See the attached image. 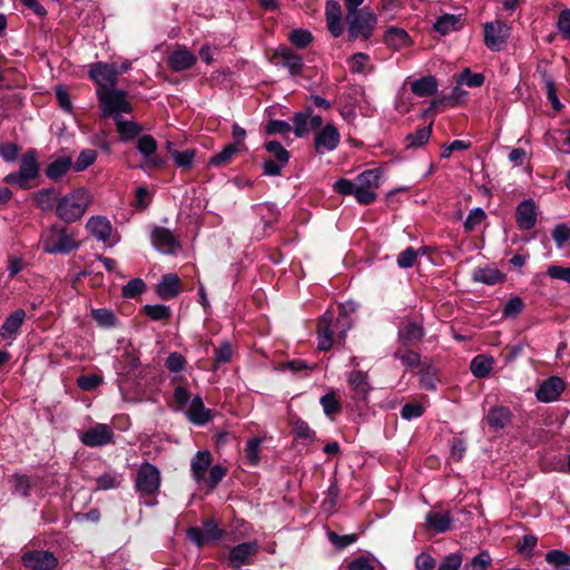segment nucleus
<instances>
[{
    "label": "nucleus",
    "instance_id": "f257e3e1",
    "mask_svg": "<svg viewBox=\"0 0 570 570\" xmlns=\"http://www.w3.org/2000/svg\"><path fill=\"white\" fill-rule=\"evenodd\" d=\"M351 328V320L342 313L334 320L331 312H325L317 325L318 350L328 351L335 344H343L347 331Z\"/></svg>",
    "mask_w": 570,
    "mask_h": 570
},
{
    "label": "nucleus",
    "instance_id": "f03ea898",
    "mask_svg": "<svg viewBox=\"0 0 570 570\" xmlns=\"http://www.w3.org/2000/svg\"><path fill=\"white\" fill-rule=\"evenodd\" d=\"M91 202L90 194L85 188H77L59 198L56 214L65 223L79 220Z\"/></svg>",
    "mask_w": 570,
    "mask_h": 570
},
{
    "label": "nucleus",
    "instance_id": "7ed1b4c3",
    "mask_svg": "<svg viewBox=\"0 0 570 570\" xmlns=\"http://www.w3.org/2000/svg\"><path fill=\"white\" fill-rule=\"evenodd\" d=\"M39 173L38 153L30 149L21 156L19 170L8 174L3 181L8 185H16L21 189H28L30 188V181L36 179Z\"/></svg>",
    "mask_w": 570,
    "mask_h": 570
},
{
    "label": "nucleus",
    "instance_id": "20e7f679",
    "mask_svg": "<svg viewBox=\"0 0 570 570\" xmlns=\"http://www.w3.org/2000/svg\"><path fill=\"white\" fill-rule=\"evenodd\" d=\"M97 97L104 117H114L116 120V116L129 114L132 110L125 90L115 88L97 89Z\"/></svg>",
    "mask_w": 570,
    "mask_h": 570
},
{
    "label": "nucleus",
    "instance_id": "39448f33",
    "mask_svg": "<svg viewBox=\"0 0 570 570\" xmlns=\"http://www.w3.org/2000/svg\"><path fill=\"white\" fill-rule=\"evenodd\" d=\"M41 245L45 253L48 254H69L78 248V243L72 235L68 234L67 228L53 225L41 236Z\"/></svg>",
    "mask_w": 570,
    "mask_h": 570
},
{
    "label": "nucleus",
    "instance_id": "423d86ee",
    "mask_svg": "<svg viewBox=\"0 0 570 570\" xmlns=\"http://www.w3.org/2000/svg\"><path fill=\"white\" fill-rule=\"evenodd\" d=\"M346 23L351 40H356L357 38L366 40L373 33L376 16L368 7H364L360 11L346 13Z\"/></svg>",
    "mask_w": 570,
    "mask_h": 570
},
{
    "label": "nucleus",
    "instance_id": "0eeeda50",
    "mask_svg": "<svg viewBox=\"0 0 570 570\" xmlns=\"http://www.w3.org/2000/svg\"><path fill=\"white\" fill-rule=\"evenodd\" d=\"M381 173L379 169H368L355 177L356 200L368 205L376 199L375 190L380 187Z\"/></svg>",
    "mask_w": 570,
    "mask_h": 570
},
{
    "label": "nucleus",
    "instance_id": "6e6552de",
    "mask_svg": "<svg viewBox=\"0 0 570 570\" xmlns=\"http://www.w3.org/2000/svg\"><path fill=\"white\" fill-rule=\"evenodd\" d=\"M511 28L502 20L485 22L484 45L492 51H500L508 43Z\"/></svg>",
    "mask_w": 570,
    "mask_h": 570
},
{
    "label": "nucleus",
    "instance_id": "1a4fd4ad",
    "mask_svg": "<svg viewBox=\"0 0 570 570\" xmlns=\"http://www.w3.org/2000/svg\"><path fill=\"white\" fill-rule=\"evenodd\" d=\"M135 485L141 495L157 493L160 487L159 470L148 462L142 463L138 470Z\"/></svg>",
    "mask_w": 570,
    "mask_h": 570
},
{
    "label": "nucleus",
    "instance_id": "9d476101",
    "mask_svg": "<svg viewBox=\"0 0 570 570\" xmlns=\"http://www.w3.org/2000/svg\"><path fill=\"white\" fill-rule=\"evenodd\" d=\"M115 433L110 425L96 423L79 434L82 444L89 448H100L114 442Z\"/></svg>",
    "mask_w": 570,
    "mask_h": 570
},
{
    "label": "nucleus",
    "instance_id": "9b49d317",
    "mask_svg": "<svg viewBox=\"0 0 570 570\" xmlns=\"http://www.w3.org/2000/svg\"><path fill=\"white\" fill-rule=\"evenodd\" d=\"M22 564L29 570H55L58 566L56 556L46 550H30L21 556Z\"/></svg>",
    "mask_w": 570,
    "mask_h": 570
},
{
    "label": "nucleus",
    "instance_id": "f8f14e48",
    "mask_svg": "<svg viewBox=\"0 0 570 570\" xmlns=\"http://www.w3.org/2000/svg\"><path fill=\"white\" fill-rule=\"evenodd\" d=\"M119 75L115 63L96 62L89 69V76L98 85V89L114 88Z\"/></svg>",
    "mask_w": 570,
    "mask_h": 570
},
{
    "label": "nucleus",
    "instance_id": "ddd939ff",
    "mask_svg": "<svg viewBox=\"0 0 570 570\" xmlns=\"http://www.w3.org/2000/svg\"><path fill=\"white\" fill-rule=\"evenodd\" d=\"M276 66L286 68L291 76H298L303 70V58L287 46H279L272 56Z\"/></svg>",
    "mask_w": 570,
    "mask_h": 570
},
{
    "label": "nucleus",
    "instance_id": "4468645a",
    "mask_svg": "<svg viewBox=\"0 0 570 570\" xmlns=\"http://www.w3.org/2000/svg\"><path fill=\"white\" fill-rule=\"evenodd\" d=\"M151 243L158 252L167 255H173L180 248V244L171 230L161 226L153 228Z\"/></svg>",
    "mask_w": 570,
    "mask_h": 570
},
{
    "label": "nucleus",
    "instance_id": "2eb2a0df",
    "mask_svg": "<svg viewBox=\"0 0 570 570\" xmlns=\"http://www.w3.org/2000/svg\"><path fill=\"white\" fill-rule=\"evenodd\" d=\"M341 135L337 128L332 125H325L316 135L314 139L315 148L318 154L324 151L334 150L340 144Z\"/></svg>",
    "mask_w": 570,
    "mask_h": 570
},
{
    "label": "nucleus",
    "instance_id": "dca6fc26",
    "mask_svg": "<svg viewBox=\"0 0 570 570\" xmlns=\"http://www.w3.org/2000/svg\"><path fill=\"white\" fill-rule=\"evenodd\" d=\"M564 389L566 383L561 377L550 376L539 385L535 396L540 402L550 403L558 400Z\"/></svg>",
    "mask_w": 570,
    "mask_h": 570
},
{
    "label": "nucleus",
    "instance_id": "f3484780",
    "mask_svg": "<svg viewBox=\"0 0 570 570\" xmlns=\"http://www.w3.org/2000/svg\"><path fill=\"white\" fill-rule=\"evenodd\" d=\"M347 383L352 390V399L356 402H366L367 395L372 390L367 373L362 371H352L347 375Z\"/></svg>",
    "mask_w": 570,
    "mask_h": 570
},
{
    "label": "nucleus",
    "instance_id": "a211bd4d",
    "mask_svg": "<svg viewBox=\"0 0 570 570\" xmlns=\"http://www.w3.org/2000/svg\"><path fill=\"white\" fill-rule=\"evenodd\" d=\"M424 334L425 333L422 323L407 320L399 328V343L405 347L415 346L421 342Z\"/></svg>",
    "mask_w": 570,
    "mask_h": 570
},
{
    "label": "nucleus",
    "instance_id": "6ab92c4d",
    "mask_svg": "<svg viewBox=\"0 0 570 570\" xmlns=\"http://www.w3.org/2000/svg\"><path fill=\"white\" fill-rule=\"evenodd\" d=\"M196 61V56L184 46L175 49L167 58L168 67L175 72L190 69Z\"/></svg>",
    "mask_w": 570,
    "mask_h": 570
},
{
    "label": "nucleus",
    "instance_id": "aec40b11",
    "mask_svg": "<svg viewBox=\"0 0 570 570\" xmlns=\"http://www.w3.org/2000/svg\"><path fill=\"white\" fill-rule=\"evenodd\" d=\"M258 544L255 541L243 542L229 551V562L234 568H240L250 562V558L258 552Z\"/></svg>",
    "mask_w": 570,
    "mask_h": 570
},
{
    "label": "nucleus",
    "instance_id": "412c9836",
    "mask_svg": "<svg viewBox=\"0 0 570 570\" xmlns=\"http://www.w3.org/2000/svg\"><path fill=\"white\" fill-rule=\"evenodd\" d=\"M517 223L520 229L528 230L535 226L537 206L533 200L527 199L521 202L515 210Z\"/></svg>",
    "mask_w": 570,
    "mask_h": 570
},
{
    "label": "nucleus",
    "instance_id": "4be33fe9",
    "mask_svg": "<svg viewBox=\"0 0 570 570\" xmlns=\"http://www.w3.org/2000/svg\"><path fill=\"white\" fill-rule=\"evenodd\" d=\"M157 147V141L151 135H142L138 138L137 149L142 155L146 165L153 167L163 166V160L155 156Z\"/></svg>",
    "mask_w": 570,
    "mask_h": 570
},
{
    "label": "nucleus",
    "instance_id": "5701e85b",
    "mask_svg": "<svg viewBox=\"0 0 570 570\" xmlns=\"http://www.w3.org/2000/svg\"><path fill=\"white\" fill-rule=\"evenodd\" d=\"M326 23L333 37L343 33L341 4L336 0H328L325 6Z\"/></svg>",
    "mask_w": 570,
    "mask_h": 570
},
{
    "label": "nucleus",
    "instance_id": "b1692460",
    "mask_svg": "<svg viewBox=\"0 0 570 570\" xmlns=\"http://www.w3.org/2000/svg\"><path fill=\"white\" fill-rule=\"evenodd\" d=\"M187 417L196 425H204L210 421V410L206 409L199 395L194 396L186 411Z\"/></svg>",
    "mask_w": 570,
    "mask_h": 570
},
{
    "label": "nucleus",
    "instance_id": "393cba45",
    "mask_svg": "<svg viewBox=\"0 0 570 570\" xmlns=\"http://www.w3.org/2000/svg\"><path fill=\"white\" fill-rule=\"evenodd\" d=\"M86 227L88 232L100 242H107L110 238L112 230L110 222L102 216L90 217Z\"/></svg>",
    "mask_w": 570,
    "mask_h": 570
},
{
    "label": "nucleus",
    "instance_id": "a878e982",
    "mask_svg": "<svg viewBox=\"0 0 570 570\" xmlns=\"http://www.w3.org/2000/svg\"><path fill=\"white\" fill-rule=\"evenodd\" d=\"M212 463L209 451H198L190 463V471L194 480L200 484Z\"/></svg>",
    "mask_w": 570,
    "mask_h": 570
},
{
    "label": "nucleus",
    "instance_id": "bb28decb",
    "mask_svg": "<svg viewBox=\"0 0 570 570\" xmlns=\"http://www.w3.org/2000/svg\"><path fill=\"white\" fill-rule=\"evenodd\" d=\"M181 292V283L177 275L166 274L157 285V294L163 299L176 297Z\"/></svg>",
    "mask_w": 570,
    "mask_h": 570
},
{
    "label": "nucleus",
    "instance_id": "cd10ccee",
    "mask_svg": "<svg viewBox=\"0 0 570 570\" xmlns=\"http://www.w3.org/2000/svg\"><path fill=\"white\" fill-rule=\"evenodd\" d=\"M384 42L394 50H401L411 45V38L404 29L391 27L384 33Z\"/></svg>",
    "mask_w": 570,
    "mask_h": 570
},
{
    "label": "nucleus",
    "instance_id": "c85d7f7f",
    "mask_svg": "<svg viewBox=\"0 0 570 570\" xmlns=\"http://www.w3.org/2000/svg\"><path fill=\"white\" fill-rule=\"evenodd\" d=\"M72 167V158L62 156L53 159L46 168V176L51 180H59Z\"/></svg>",
    "mask_w": 570,
    "mask_h": 570
},
{
    "label": "nucleus",
    "instance_id": "c756f323",
    "mask_svg": "<svg viewBox=\"0 0 570 570\" xmlns=\"http://www.w3.org/2000/svg\"><path fill=\"white\" fill-rule=\"evenodd\" d=\"M115 125L122 141L134 140L142 130L137 122L127 120L122 116H116Z\"/></svg>",
    "mask_w": 570,
    "mask_h": 570
},
{
    "label": "nucleus",
    "instance_id": "7c9ffc66",
    "mask_svg": "<svg viewBox=\"0 0 570 570\" xmlns=\"http://www.w3.org/2000/svg\"><path fill=\"white\" fill-rule=\"evenodd\" d=\"M425 522L436 533H443L450 530L453 519L450 512L431 511L425 515Z\"/></svg>",
    "mask_w": 570,
    "mask_h": 570
},
{
    "label": "nucleus",
    "instance_id": "2f4dec72",
    "mask_svg": "<svg viewBox=\"0 0 570 570\" xmlns=\"http://www.w3.org/2000/svg\"><path fill=\"white\" fill-rule=\"evenodd\" d=\"M472 279L487 285H495L504 281V274L495 267L487 266L474 269Z\"/></svg>",
    "mask_w": 570,
    "mask_h": 570
},
{
    "label": "nucleus",
    "instance_id": "473e14b6",
    "mask_svg": "<svg viewBox=\"0 0 570 570\" xmlns=\"http://www.w3.org/2000/svg\"><path fill=\"white\" fill-rule=\"evenodd\" d=\"M511 421V411L505 406H497L489 411L487 415L488 424L494 429H503Z\"/></svg>",
    "mask_w": 570,
    "mask_h": 570
},
{
    "label": "nucleus",
    "instance_id": "72a5a7b5",
    "mask_svg": "<svg viewBox=\"0 0 570 570\" xmlns=\"http://www.w3.org/2000/svg\"><path fill=\"white\" fill-rule=\"evenodd\" d=\"M26 318V312L21 308L16 309L12 314H10L6 321L3 322L0 328V335L2 337L11 336L18 332V330L23 324Z\"/></svg>",
    "mask_w": 570,
    "mask_h": 570
},
{
    "label": "nucleus",
    "instance_id": "f704fd0d",
    "mask_svg": "<svg viewBox=\"0 0 570 570\" xmlns=\"http://www.w3.org/2000/svg\"><path fill=\"white\" fill-rule=\"evenodd\" d=\"M411 90L417 97L432 96L438 91V81L433 76L422 77L411 83Z\"/></svg>",
    "mask_w": 570,
    "mask_h": 570
},
{
    "label": "nucleus",
    "instance_id": "c9c22d12",
    "mask_svg": "<svg viewBox=\"0 0 570 570\" xmlns=\"http://www.w3.org/2000/svg\"><path fill=\"white\" fill-rule=\"evenodd\" d=\"M58 191L56 188H43L36 193L35 203L38 208L41 210H49L53 207L57 208V203L59 200Z\"/></svg>",
    "mask_w": 570,
    "mask_h": 570
},
{
    "label": "nucleus",
    "instance_id": "e433bc0d",
    "mask_svg": "<svg viewBox=\"0 0 570 570\" xmlns=\"http://www.w3.org/2000/svg\"><path fill=\"white\" fill-rule=\"evenodd\" d=\"M460 27V16L449 13L439 17L434 23L435 31H438L441 35H448L452 31L458 30Z\"/></svg>",
    "mask_w": 570,
    "mask_h": 570
},
{
    "label": "nucleus",
    "instance_id": "4c0bfd02",
    "mask_svg": "<svg viewBox=\"0 0 570 570\" xmlns=\"http://www.w3.org/2000/svg\"><path fill=\"white\" fill-rule=\"evenodd\" d=\"M432 134V125L426 127H422L417 129L415 132L409 134L405 137V146L407 149H415L425 145Z\"/></svg>",
    "mask_w": 570,
    "mask_h": 570
},
{
    "label": "nucleus",
    "instance_id": "58836bf2",
    "mask_svg": "<svg viewBox=\"0 0 570 570\" xmlns=\"http://www.w3.org/2000/svg\"><path fill=\"white\" fill-rule=\"evenodd\" d=\"M393 355L395 358L400 360L406 368H415L421 364L420 355L410 347L400 345Z\"/></svg>",
    "mask_w": 570,
    "mask_h": 570
},
{
    "label": "nucleus",
    "instance_id": "ea45409f",
    "mask_svg": "<svg viewBox=\"0 0 570 570\" xmlns=\"http://www.w3.org/2000/svg\"><path fill=\"white\" fill-rule=\"evenodd\" d=\"M546 561L559 570H570V554L562 550H550L546 554Z\"/></svg>",
    "mask_w": 570,
    "mask_h": 570
},
{
    "label": "nucleus",
    "instance_id": "a19ab883",
    "mask_svg": "<svg viewBox=\"0 0 570 570\" xmlns=\"http://www.w3.org/2000/svg\"><path fill=\"white\" fill-rule=\"evenodd\" d=\"M493 358L485 355H476L470 365L471 372L475 377H485L492 370Z\"/></svg>",
    "mask_w": 570,
    "mask_h": 570
},
{
    "label": "nucleus",
    "instance_id": "79ce46f5",
    "mask_svg": "<svg viewBox=\"0 0 570 570\" xmlns=\"http://www.w3.org/2000/svg\"><path fill=\"white\" fill-rule=\"evenodd\" d=\"M311 108L296 112L293 117V129L296 137H304L309 131Z\"/></svg>",
    "mask_w": 570,
    "mask_h": 570
},
{
    "label": "nucleus",
    "instance_id": "37998d69",
    "mask_svg": "<svg viewBox=\"0 0 570 570\" xmlns=\"http://www.w3.org/2000/svg\"><path fill=\"white\" fill-rule=\"evenodd\" d=\"M91 316L100 327L111 328L117 326L118 320L111 309L96 308L91 311Z\"/></svg>",
    "mask_w": 570,
    "mask_h": 570
},
{
    "label": "nucleus",
    "instance_id": "c03bdc74",
    "mask_svg": "<svg viewBox=\"0 0 570 570\" xmlns=\"http://www.w3.org/2000/svg\"><path fill=\"white\" fill-rule=\"evenodd\" d=\"M239 151L236 145H227L222 151L212 156L209 164L215 167H222L230 161V159Z\"/></svg>",
    "mask_w": 570,
    "mask_h": 570
},
{
    "label": "nucleus",
    "instance_id": "a18cd8bd",
    "mask_svg": "<svg viewBox=\"0 0 570 570\" xmlns=\"http://www.w3.org/2000/svg\"><path fill=\"white\" fill-rule=\"evenodd\" d=\"M293 433L297 439L305 441L306 443H312L315 440V432L312 431L309 425L303 421L302 419H296L292 422Z\"/></svg>",
    "mask_w": 570,
    "mask_h": 570
},
{
    "label": "nucleus",
    "instance_id": "49530a36",
    "mask_svg": "<svg viewBox=\"0 0 570 570\" xmlns=\"http://www.w3.org/2000/svg\"><path fill=\"white\" fill-rule=\"evenodd\" d=\"M288 41L296 48L305 49L313 41V36L308 30L295 29L289 32Z\"/></svg>",
    "mask_w": 570,
    "mask_h": 570
},
{
    "label": "nucleus",
    "instance_id": "de8ad7c7",
    "mask_svg": "<svg viewBox=\"0 0 570 570\" xmlns=\"http://www.w3.org/2000/svg\"><path fill=\"white\" fill-rule=\"evenodd\" d=\"M320 403L323 407L324 413L327 416H332L341 411V403L334 391H330L326 394H324L321 397Z\"/></svg>",
    "mask_w": 570,
    "mask_h": 570
},
{
    "label": "nucleus",
    "instance_id": "09e8293b",
    "mask_svg": "<svg viewBox=\"0 0 570 570\" xmlns=\"http://www.w3.org/2000/svg\"><path fill=\"white\" fill-rule=\"evenodd\" d=\"M233 357V348L229 342H222L214 351V368L216 370L219 364L228 363Z\"/></svg>",
    "mask_w": 570,
    "mask_h": 570
},
{
    "label": "nucleus",
    "instance_id": "8fccbe9b",
    "mask_svg": "<svg viewBox=\"0 0 570 570\" xmlns=\"http://www.w3.org/2000/svg\"><path fill=\"white\" fill-rule=\"evenodd\" d=\"M265 149L273 156L272 159L279 161L281 164H287L289 160V153L284 146L276 141L269 140L265 144Z\"/></svg>",
    "mask_w": 570,
    "mask_h": 570
},
{
    "label": "nucleus",
    "instance_id": "3c124183",
    "mask_svg": "<svg viewBox=\"0 0 570 570\" xmlns=\"http://www.w3.org/2000/svg\"><path fill=\"white\" fill-rule=\"evenodd\" d=\"M144 312L153 321H167L171 315L170 308L160 304L145 305Z\"/></svg>",
    "mask_w": 570,
    "mask_h": 570
},
{
    "label": "nucleus",
    "instance_id": "603ef678",
    "mask_svg": "<svg viewBox=\"0 0 570 570\" xmlns=\"http://www.w3.org/2000/svg\"><path fill=\"white\" fill-rule=\"evenodd\" d=\"M121 476L115 472H106L97 478L98 490H111L120 485Z\"/></svg>",
    "mask_w": 570,
    "mask_h": 570
},
{
    "label": "nucleus",
    "instance_id": "864d4df0",
    "mask_svg": "<svg viewBox=\"0 0 570 570\" xmlns=\"http://www.w3.org/2000/svg\"><path fill=\"white\" fill-rule=\"evenodd\" d=\"M487 218L485 212L480 208H473L469 212L468 217L464 222V229L468 233L473 232L481 223Z\"/></svg>",
    "mask_w": 570,
    "mask_h": 570
},
{
    "label": "nucleus",
    "instance_id": "5fc2aeb1",
    "mask_svg": "<svg viewBox=\"0 0 570 570\" xmlns=\"http://www.w3.org/2000/svg\"><path fill=\"white\" fill-rule=\"evenodd\" d=\"M226 472L227 470L220 464L209 466L208 475H205V480H203L202 483L207 485L209 489H214L226 475Z\"/></svg>",
    "mask_w": 570,
    "mask_h": 570
},
{
    "label": "nucleus",
    "instance_id": "6e6d98bb",
    "mask_svg": "<svg viewBox=\"0 0 570 570\" xmlns=\"http://www.w3.org/2000/svg\"><path fill=\"white\" fill-rule=\"evenodd\" d=\"M261 444V438H253L246 444L245 456L248 463L253 466L259 463Z\"/></svg>",
    "mask_w": 570,
    "mask_h": 570
},
{
    "label": "nucleus",
    "instance_id": "4d7b16f0",
    "mask_svg": "<svg viewBox=\"0 0 570 570\" xmlns=\"http://www.w3.org/2000/svg\"><path fill=\"white\" fill-rule=\"evenodd\" d=\"M97 159V151L95 149H83L79 154L73 168L76 171H83L89 166H91Z\"/></svg>",
    "mask_w": 570,
    "mask_h": 570
},
{
    "label": "nucleus",
    "instance_id": "13d9d810",
    "mask_svg": "<svg viewBox=\"0 0 570 570\" xmlns=\"http://www.w3.org/2000/svg\"><path fill=\"white\" fill-rule=\"evenodd\" d=\"M196 156V149L188 148L183 151H175L173 153V159L175 164L183 169H188L193 165V160Z\"/></svg>",
    "mask_w": 570,
    "mask_h": 570
},
{
    "label": "nucleus",
    "instance_id": "bf43d9fd",
    "mask_svg": "<svg viewBox=\"0 0 570 570\" xmlns=\"http://www.w3.org/2000/svg\"><path fill=\"white\" fill-rule=\"evenodd\" d=\"M458 82L464 83L471 88L481 87L484 82V76L482 73H472L469 68L463 69L460 73Z\"/></svg>",
    "mask_w": 570,
    "mask_h": 570
},
{
    "label": "nucleus",
    "instance_id": "052dcab7",
    "mask_svg": "<svg viewBox=\"0 0 570 570\" xmlns=\"http://www.w3.org/2000/svg\"><path fill=\"white\" fill-rule=\"evenodd\" d=\"M492 559L487 550L481 551L475 556L470 563L465 564V570H485L490 567Z\"/></svg>",
    "mask_w": 570,
    "mask_h": 570
},
{
    "label": "nucleus",
    "instance_id": "680f3d73",
    "mask_svg": "<svg viewBox=\"0 0 570 570\" xmlns=\"http://www.w3.org/2000/svg\"><path fill=\"white\" fill-rule=\"evenodd\" d=\"M13 492L22 498H27L30 494L31 483L27 475L14 474L13 475Z\"/></svg>",
    "mask_w": 570,
    "mask_h": 570
},
{
    "label": "nucleus",
    "instance_id": "e2e57ef3",
    "mask_svg": "<svg viewBox=\"0 0 570 570\" xmlns=\"http://www.w3.org/2000/svg\"><path fill=\"white\" fill-rule=\"evenodd\" d=\"M145 283L141 278L131 279L122 287V296L134 298L140 295L145 291Z\"/></svg>",
    "mask_w": 570,
    "mask_h": 570
},
{
    "label": "nucleus",
    "instance_id": "0e129e2a",
    "mask_svg": "<svg viewBox=\"0 0 570 570\" xmlns=\"http://www.w3.org/2000/svg\"><path fill=\"white\" fill-rule=\"evenodd\" d=\"M417 258V252L413 247H407L397 256L396 263L401 268H410Z\"/></svg>",
    "mask_w": 570,
    "mask_h": 570
},
{
    "label": "nucleus",
    "instance_id": "69168bd1",
    "mask_svg": "<svg viewBox=\"0 0 570 570\" xmlns=\"http://www.w3.org/2000/svg\"><path fill=\"white\" fill-rule=\"evenodd\" d=\"M523 307L524 304L520 297H512L503 307V316L513 318L522 312Z\"/></svg>",
    "mask_w": 570,
    "mask_h": 570
},
{
    "label": "nucleus",
    "instance_id": "338daca9",
    "mask_svg": "<svg viewBox=\"0 0 570 570\" xmlns=\"http://www.w3.org/2000/svg\"><path fill=\"white\" fill-rule=\"evenodd\" d=\"M462 561L460 553H450L442 559L438 570H459Z\"/></svg>",
    "mask_w": 570,
    "mask_h": 570
},
{
    "label": "nucleus",
    "instance_id": "774afa93",
    "mask_svg": "<svg viewBox=\"0 0 570 570\" xmlns=\"http://www.w3.org/2000/svg\"><path fill=\"white\" fill-rule=\"evenodd\" d=\"M557 28L564 39L570 40V9L560 12Z\"/></svg>",
    "mask_w": 570,
    "mask_h": 570
}]
</instances>
